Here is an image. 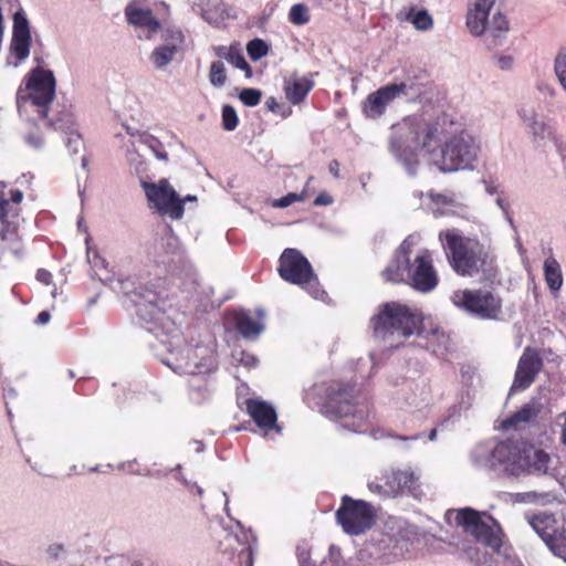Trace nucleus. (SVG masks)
Here are the masks:
<instances>
[{"mask_svg":"<svg viewBox=\"0 0 566 566\" xmlns=\"http://www.w3.org/2000/svg\"><path fill=\"white\" fill-rule=\"evenodd\" d=\"M407 129L406 143L413 148L433 153L442 143V166L444 170L471 168L478 158L479 147L474 139L461 130L457 134L455 123L446 114L437 117L433 123L422 118L405 119Z\"/></svg>","mask_w":566,"mask_h":566,"instance_id":"1","label":"nucleus"},{"mask_svg":"<svg viewBox=\"0 0 566 566\" xmlns=\"http://www.w3.org/2000/svg\"><path fill=\"white\" fill-rule=\"evenodd\" d=\"M450 268L461 277L493 280L497 274L495 256L475 237L463 235L458 229L439 233Z\"/></svg>","mask_w":566,"mask_h":566,"instance_id":"2","label":"nucleus"},{"mask_svg":"<svg viewBox=\"0 0 566 566\" xmlns=\"http://www.w3.org/2000/svg\"><path fill=\"white\" fill-rule=\"evenodd\" d=\"M55 77L53 72L43 67H34L25 77V85L20 86L17 92V105L21 109L27 103L38 108L41 118L45 119V126L54 130L69 134V145L77 144L81 136L74 130V117L69 111L61 113V116L53 118L49 116V106L55 97Z\"/></svg>","mask_w":566,"mask_h":566,"instance_id":"3","label":"nucleus"},{"mask_svg":"<svg viewBox=\"0 0 566 566\" xmlns=\"http://www.w3.org/2000/svg\"><path fill=\"white\" fill-rule=\"evenodd\" d=\"M422 325L420 313L399 302H386L378 306L369 321L374 336L387 339L394 335L410 337L418 333Z\"/></svg>","mask_w":566,"mask_h":566,"instance_id":"4","label":"nucleus"},{"mask_svg":"<svg viewBox=\"0 0 566 566\" xmlns=\"http://www.w3.org/2000/svg\"><path fill=\"white\" fill-rule=\"evenodd\" d=\"M455 523L476 542L482 543L494 553H500L504 533L500 523L492 515L481 513L472 507H464L458 510Z\"/></svg>","mask_w":566,"mask_h":566,"instance_id":"5","label":"nucleus"},{"mask_svg":"<svg viewBox=\"0 0 566 566\" xmlns=\"http://www.w3.org/2000/svg\"><path fill=\"white\" fill-rule=\"evenodd\" d=\"M335 518L345 534L358 536L376 524L377 510L367 501L356 500L345 494L340 497V505L335 512Z\"/></svg>","mask_w":566,"mask_h":566,"instance_id":"6","label":"nucleus"},{"mask_svg":"<svg viewBox=\"0 0 566 566\" xmlns=\"http://www.w3.org/2000/svg\"><path fill=\"white\" fill-rule=\"evenodd\" d=\"M453 305L481 319L495 321L502 314V298L484 289L457 290L451 295Z\"/></svg>","mask_w":566,"mask_h":566,"instance_id":"7","label":"nucleus"},{"mask_svg":"<svg viewBox=\"0 0 566 566\" xmlns=\"http://www.w3.org/2000/svg\"><path fill=\"white\" fill-rule=\"evenodd\" d=\"M166 364L178 374L208 375L217 369V357L208 346H186L172 353Z\"/></svg>","mask_w":566,"mask_h":566,"instance_id":"8","label":"nucleus"},{"mask_svg":"<svg viewBox=\"0 0 566 566\" xmlns=\"http://www.w3.org/2000/svg\"><path fill=\"white\" fill-rule=\"evenodd\" d=\"M368 490L371 493L387 496H396L405 491L415 494L418 489V478L410 470L386 469L368 481Z\"/></svg>","mask_w":566,"mask_h":566,"instance_id":"9","label":"nucleus"},{"mask_svg":"<svg viewBox=\"0 0 566 566\" xmlns=\"http://www.w3.org/2000/svg\"><path fill=\"white\" fill-rule=\"evenodd\" d=\"M277 272L291 284L307 286L317 284V277L308 260L296 249H285L280 259Z\"/></svg>","mask_w":566,"mask_h":566,"instance_id":"10","label":"nucleus"},{"mask_svg":"<svg viewBox=\"0 0 566 566\" xmlns=\"http://www.w3.org/2000/svg\"><path fill=\"white\" fill-rule=\"evenodd\" d=\"M145 195L153 207L163 216L179 220L184 216V200L179 198L176 190L167 179L158 182H144Z\"/></svg>","mask_w":566,"mask_h":566,"instance_id":"11","label":"nucleus"},{"mask_svg":"<svg viewBox=\"0 0 566 566\" xmlns=\"http://www.w3.org/2000/svg\"><path fill=\"white\" fill-rule=\"evenodd\" d=\"M327 412L336 417H348L354 413L358 391L355 384L333 380L325 390Z\"/></svg>","mask_w":566,"mask_h":566,"instance_id":"12","label":"nucleus"},{"mask_svg":"<svg viewBox=\"0 0 566 566\" xmlns=\"http://www.w3.org/2000/svg\"><path fill=\"white\" fill-rule=\"evenodd\" d=\"M544 367L543 357L537 348L526 346L517 361L510 391H524L535 381Z\"/></svg>","mask_w":566,"mask_h":566,"instance_id":"13","label":"nucleus"},{"mask_svg":"<svg viewBox=\"0 0 566 566\" xmlns=\"http://www.w3.org/2000/svg\"><path fill=\"white\" fill-rule=\"evenodd\" d=\"M408 87L407 83H391L368 94L361 103L363 114L371 119L381 117L386 113L387 106L400 94L407 95Z\"/></svg>","mask_w":566,"mask_h":566,"instance_id":"14","label":"nucleus"},{"mask_svg":"<svg viewBox=\"0 0 566 566\" xmlns=\"http://www.w3.org/2000/svg\"><path fill=\"white\" fill-rule=\"evenodd\" d=\"M439 283L429 251H421L411 262L409 285L419 292H430Z\"/></svg>","mask_w":566,"mask_h":566,"instance_id":"15","label":"nucleus"},{"mask_svg":"<svg viewBox=\"0 0 566 566\" xmlns=\"http://www.w3.org/2000/svg\"><path fill=\"white\" fill-rule=\"evenodd\" d=\"M410 251L411 245L406 242H402L395 251L392 259L381 272L385 282L394 284L409 283L411 268Z\"/></svg>","mask_w":566,"mask_h":566,"instance_id":"16","label":"nucleus"},{"mask_svg":"<svg viewBox=\"0 0 566 566\" xmlns=\"http://www.w3.org/2000/svg\"><path fill=\"white\" fill-rule=\"evenodd\" d=\"M493 458L506 465L507 470L516 473L528 465V455L526 450L522 449L517 442L507 440L500 442L494 451Z\"/></svg>","mask_w":566,"mask_h":566,"instance_id":"17","label":"nucleus"},{"mask_svg":"<svg viewBox=\"0 0 566 566\" xmlns=\"http://www.w3.org/2000/svg\"><path fill=\"white\" fill-rule=\"evenodd\" d=\"M31 33L29 21L21 11L13 15V30L10 50L18 61L25 60L30 54Z\"/></svg>","mask_w":566,"mask_h":566,"instance_id":"18","label":"nucleus"},{"mask_svg":"<svg viewBox=\"0 0 566 566\" xmlns=\"http://www.w3.org/2000/svg\"><path fill=\"white\" fill-rule=\"evenodd\" d=\"M256 318L251 316L249 312L235 311L228 315L229 324L244 338H255L264 329L263 318L264 312L258 310Z\"/></svg>","mask_w":566,"mask_h":566,"instance_id":"19","label":"nucleus"},{"mask_svg":"<svg viewBox=\"0 0 566 566\" xmlns=\"http://www.w3.org/2000/svg\"><path fill=\"white\" fill-rule=\"evenodd\" d=\"M245 411L255 424L265 432L280 428L276 424L277 415L275 409L266 401L248 398L244 401Z\"/></svg>","mask_w":566,"mask_h":566,"instance_id":"20","label":"nucleus"},{"mask_svg":"<svg viewBox=\"0 0 566 566\" xmlns=\"http://www.w3.org/2000/svg\"><path fill=\"white\" fill-rule=\"evenodd\" d=\"M495 0H474L467 14V27L471 34L482 35L486 31L488 17Z\"/></svg>","mask_w":566,"mask_h":566,"instance_id":"21","label":"nucleus"},{"mask_svg":"<svg viewBox=\"0 0 566 566\" xmlns=\"http://www.w3.org/2000/svg\"><path fill=\"white\" fill-rule=\"evenodd\" d=\"M314 87V81L306 76H291L284 82V94L286 99L293 104L302 103Z\"/></svg>","mask_w":566,"mask_h":566,"instance_id":"22","label":"nucleus"},{"mask_svg":"<svg viewBox=\"0 0 566 566\" xmlns=\"http://www.w3.org/2000/svg\"><path fill=\"white\" fill-rule=\"evenodd\" d=\"M127 21L136 27L146 28L151 33H157L161 25L155 18L151 10L140 9L128 6L125 9Z\"/></svg>","mask_w":566,"mask_h":566,"instance_id":"23","label":"nucleus"},{"mask_svg":"<svg viewBox=\"0 0 566 566\" xmlns=\"http://www.w3.org/2000/svg\"><path fill=\"white\" fill-rule=\"evenodd\" d=\"M167 280L159 279L156 283L145 284L135 290V294L145 300L147 303L157 305L159 302H164L168 298L166 293Z\"/></svg>","mask_w":566,"mask_h":566,"instance_id":"24","label":"nucleus"},{"mask_svg":"<svg viewBox=\"0 0 566 566\" xmlns=\"http://www.w3.org/2000/svg\"><path fill=\"white\" fill-rule=\"evenodd\" d=\"M188 397L196 405H200L209 399L210 389L206 375H196L189 380Z\"/></svg>","mask_w":566,"mask_h":566,"instance_id":"25","label":"nucleus"},{"mask_svg":"<svg viewBox=\"0 0 566 566\" xmlns=\"http://www.w3.org/2000/svg\"><path fill=\"white\" fill-rule=\"evenodd\" d=\"M544 276L552 292H558L563 285L560 265L554 258H547L544 262Z\"/></svg>","mask_w":566,"mask_h":566,"instance_id":"26","label":"nucleus"},{"mask_svg":"<svg viewBox=\"0 0 566 566\" xmlns=\"http://www.w3.org/2000/svg\"><path fill=\"white\" fill-rule=\"evenodd\" d=\"M528 522L533 530L546 542L553 539V523L554 518L551 515L541 513L534 514L528 518Z\"/></svg>","mask_w":566,"mask_h":566,"instance_id":"27","label":"nucleus"},{"mask_svg":"<svg viewBox=\"0 0 566 566\" xmlns=\"http://www.w3.org/2000/svg\"><path fill=\"white\" fill-rule=\"evenodd\" d=\"M1 222L3 224L2 229L0 230V239L3 243L2 249L18 254L21 251V241L17 233L15 227H12L7 221V218Z\"/></svg>","mask_w":566,"mask_h":566,"instance_id":"28","label":"nucleus"},{"mask_svg":"<svg viewBox=\"0 0 566 566\" xmlns=\"http://www.w3.org/2000/svg\"><path fill=\"white\" fill-rule=\"evenodd\" d=\"M510 30L509 20L501 12L494 13L489 27L486 25V31L492 38V42L490 45L496 46L497 40L504 36Z\"/></svg>","mask_w":566,"mask_h":566,"instance_id":"29","label":"nucleus"},{"mask_svg":"<svg viewBox=\"0 0 566 566\" xmlns=\"http://www.w3.org/2000/svg\"><path fill=\"white\" fill-rule=\"evenodd\" d=\"M177 50L176 45L158 46L153 51L151 60L158 69H163L174 60Z\"/></svg>","mask_w":566,"mask_h":566,"instance_id":"30","label":"nucleus"},{"mask_svg":"<svg viewBox=\"0 0 566 566\" xmlns=\"http://www.w3.org/2000/svg\"><path fill=\"white\" fill-rule=\"evenodd\" d=\"M537 416L536 409L531 405H525L520 410H517L514 415H512L506 421V426L514 427L518 423L530 422Z\"/></svg>","mask_w":566,"mask_h":566,"instance_id":"31","label":"nucleus"},{"mask_svg":"<svg viewBox=\"0 0 566 566\" xmlns=\"http://www.w3.org/2000/svg\"><path fill=\"white\" fill-rule=\"evenodd\" d=\"M407 19L415 25L418 30H429L432 24V18L426 10H420L415 12L413 9L410 10V12L407 15Z\"/></svg>","mask_w":566,"mask_h":566,"instance_id":"32","label":"nucleus"},{"mask_svg":"<svg viewBox=\"0 0 566 566\" xmlns=\"http://www.w3.org/2000/svg\"><path fill=\"white\" fill-rule=\"evenodd\" d=\"M226 60L233 64L235 67L245 71L247 75H251V66L247 62L245 57L242 55V53L237 50L235 48H230L224 55Z\"/></svg>","mask_w":566,"mask_h":566,"instance_id":"33","label":"nucleus"},{"mask_svg":"<svg viewBox=\"0 0 566 566\" xmlns=\"http://www.w3.org/2000/svg\"><path fill=\"white\" fill-rule=\"evenodd\" d=\"M221 116L223 129L232 132L238 127L239 117L235 108L232 105H223Z\"/></svg>","mask_w":566,"mask_h":566,"instance_id":"34","label":"nucleus"},{"mask_svg":"<svg viewBox=\"0 0 566 566\" xmlns=\"http://www.w3.org/2000/svg\"><path fill=\"white\" fill-rule=\"evenodd\" d=\"M209 80L213 86L220 87L226 84L227 74L224 64L220 61H216L211 64L209 71Z\"/></svg>","mask_w":566,"mask_h":566,"instance_id":"35","label":"nucleus"},{"mask_svg":"<svg viewBox=\"0 0 566 566\" xmlns=\"http://www.w3.org/2000/svg\"><path fill=\"white\" fill-rule=\"evenodd\" d=\"M554 71L559 84L566 92V49H562L555 57Z\"/></svg>","mask_w":566,"mask_h":566,"instance_id":"36","label":"nucleus"},{"mask_svg":"<svg viewBox=\"0 0 566 566\" xmlns=\"http://www.w3.org/2000/svg\"><path fill=\"white\" fill-rule=\"evenodd\" d=\"M289 19L293 24L303 25L310 21L308 10L305 4L297 3L292 6L289 12Z\"/></svg>","mask_w":566,"mask_h":566,"instance_id":"37","label":"nucleus"},{"mask_svg":"<svg viewBox=\"0 0 566 566\" xmlns=\"http://www.w3.org/2000/svg\"><path fill=\"white\" fill-rule=\"evenodd\" d=\"M247 51L253 61H258L268 54L269 46L263 40L254 39L248 43Z\"/></svg>","mask_w":566,"mask_h":566,"instance_id":"38","label":"nucleus"},{"mask_svg":"<svg viewBox=\"0 0 566 566\" xmlns=\"http://www.w3.org/2000/svg\"><path fill=\"white\" fill-rule=\"evenodd\" d=\"M262 93L258 88H243L239 94V99L249 107L256 106L261 102Z\"/></svg>","mask_w":566,"mask_h":566,"instance_id":"39","label":"nucleus"},{"mask_svg":"<svg viewBox=\"0 0 566 566\" xmlns=\"http://www.w3.org/2000/svg\"><path fill=\"white\" fill-rule=\"evenodd\" d=\"M307 198V193L305 190L297 192H290L286 196L281 197L280 199H276L272 206L275 208H286L294 202L304 201Z\"/></svg>","mask_w":566,"mask_h":566,"instance_id":"40","label":"nucleus"},{"mask_svg":"<svg viewBox=\"0 0 566 566\" xmlns=\"http://www.w3.org/2000/svg\"><path fill=\"white\" fill-rule=\"evenodd\" d=\"M265 107L269 112L279 114L282 117H287L292 114V109L290 107H285L284 105L280 104L273 96L265 101Z\"/></svg>","mask_w":566,"mask_h":566,"instance_id":"41","label":"nucleus"},{"mask_svg":"<svg viewBox=\"0 0 566 566\" xmlns=\"http://www.w3.org/2000/svg\"><path fill=\"white\" fill-rule=\"evenodd\" d=\"M25 140L32 147L39 148L43 145V137L38 132H30L25 136Z\"/></svg>","mask_w":566,"mask_h":566,"instance_id":"42","label":"nucleus"},{"mask_svg":"<svg viewBox=\"0 0 566 566\" xmlns=\"http://www.w3.org/2000/svg\"><path fill=\"white\" fill-rule=\"evenodd\" d=\"M9 201L4 196V192L0 190V221H4L8 217Z\"/></svg>","mask_w":566,"mask_h":566,"instance_id":"43","label":"nucleus"},{"mask_svg":"<svg viewBox=\"0 0 566 566\" xmlns=\"http://www.w3.org/2000/svg\"><path fill=\"white\" fill-rule=\"evenodd\" d=\"M64 547L62 544H52L48 547V555L51 559H57L63 553Z\"/></svg>","mask_w":566,"mask_h":566,"instance_id":"44","label":"nucleus"},{"mask_svg":"<svg viewBox=\"0 0 566 566\" xmlns=\"http://www.w3.org/2000/svg\"><path fill=\"white\" fill-rule=\"evenodd\" d=\"M332 202H333V198L326 192L319 193L314 200L315 206H328Z\"/></svg>","mask_w":566,"mask_h":566,"instance_id":"45","label":"nucleus"},{"mask_svg":"<svg viewBox=\"0 0 566 566\" xmlns=\"http://www.w3.org/2000/svg\"><path fill=\"white\" fill-rule=\"evenodd\" d=\"M36 279L41 283L49 285L52 281V274L44 269H40L36 272Z\"/></svg>","mask_w":566,"mask_h":566,"instance_id":"46","label":"nucleus"},{"mask_svg":"<svg viewBox=\"0 0 566 566\" xmlns=\"http://www.w3.org/2000/svg\"><path fill=\"white\" fill-rule=\"evenodd\" d=\"M240 361L248 367H253L256 365L258 359L253 355L242 352Z\"/></svg>","mask_w":566,"mask_h":566,"instance_id":"47","label":"nucleus"},{"mask_svg":"<svg viewBox=\"0 0 566 566\" xmlns=\"http://www.w3.org/2000/svg\"><path fill=\"white\" fill-rule=\"evenodd\" d=\"M51 314L48 311H42L38 314L35 318V323L39 325H44L50 322Z\"/></svg>","mask_w":566,"mask_h":566,"instance_id":"48","label":"nucleus"},{"mask_svg":"<svg viewBox=\"0 0 566 566\" xmlns=\"http://www.w3.org/2000/svg\"><path fill=\"white\" fill-rule=\"evenodd\" d=\"M339 166H340V165H339L338 160H336V159L331 160V161H329V164H328V170H329V172H331L334 177H336V178H338V177H339Z\"/></svg>","mask_w":566,"mask_h":566,"instance_id":"49","label":"nucleus"},{"mask_svg":"<svg viewBox=\"0 0 566 566\" xmlns=\"http://www.w3.org/2000/svg\"><path fill=\"white\" fill-rule=\"evenodd\" d=\"M499 63L501 69H509L512 65V57L511 56H501L499 57Z\"/></svg>","mask_w":566,"mask_h":566,"instance_id":"50","label":"nucleus"},{"mask_svg":"<svg viewBox=\"0 0 566 566\" xmlns=\"http://www.w3.org/2000/svg\"><path fill=\"white\" fill-rule=\"evenodd\" d=\"M22 192L20 190H14L11 192V200L15 203H20L22 200Z\"/></svg>","mask_w":566,"mask_h":566,"instance_id":"51","label":"nucleus"},{"mask_svg":"<svg viewBox=\"0 0 566 566\" xmlns=\"http://www.w3.org/2000/svg\"><path fill=\"white\" fill-rule=\"evenodd\" d=\"M533 132L535 135H539L544 132V124L543 123H534L532 125Z\"/></svg>","mask_w":566,"mask_h":566,"instance_id":"52","label":"nucleus"},{"mask_svg":"<svg viewBox=\"0 0 566 566\" xmlns=\"http://www.w3.org/2000/svg\"><path fill=\"white\" fill-rule=\"evenodd\" d=\"M406 83H407V85L409 86V87L407 88V94H408L410 91H411V92H413V93H416V94H421V90H420V87H418L415 83H408V82H406Z\"/></svg>","mask_w":566,"mask_h":566,"instance_id":"53","label":"nucleus"},{"mask_svg":"<svg viewBox=\"0 0 566 566\" xmlns=\"http://www.w3.org/2000/svg\"><path fill=\"white\" fill-rule=\"evenodd\" d=\"M536 457L539 461H547L548 460V455L543 452V451H537L536 452Z\"/></svg>","mask_w":566,"mask_h":566,"instance_id":"54","label":"nucleus"},{"mask_svg":"<svg viewBox=\"0 0 566 566\" xmlns=\"http://www.w3.org/2000/svg\"><path fill=\"white\" fill-rule=\"evenodd\" d=\"M182 200H184V203H185L186 201H195V200H197V198L195 196H187Z\"/></svg>","mask_w":566,"mask_h":566,"instance_id":"55","label":"nucleus"},{"mask_svg":"<svg viewBox=\"0 0 566 566\" xmlns=\"http://www.w3.org/2000/svg\"><path fill=\"white\" fill-rule=\"evenodd\" d=\"M436 437H437V430H436V429H432V430H431V432H430V434H429V439H430V440H434V439H436Z\"/></svg>","mask_w":566,"mask_h":566,"instance_id":"56","label":"nucleus"},{"mask_svg":"<svg viewBox=\"0 0 566 566\" xmlns=\"http://www.w3.org/2000/svg\"><path fill=\"white\" fill-rule=\"evenodd\" d=\"M329 551H331V555L333 556V552H335V546H334V545H332V546H331V548H329Z\"/></svg>","mask_w":566,"mask_h":566,"instance_id":"57","label":"nucleus"},{"mask_svg":"<svg viewBox=\"0 0 566 566\" xmlns=\"http://www.w3.org/2000/svg\"><path fill=\"white\" fill-rule=\"evenodd\" d=\"M177 34H178V39L181 41V39H182L181 33H180V32H177Z\"/></svg>","mask_w":566,"mask_h":566,"instance_id":"58","label":"nucleus"}]
</instances>
